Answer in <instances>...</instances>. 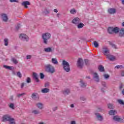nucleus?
Wrapping results in <instances>:
<instances>
[{
    "mask_svg": "<svg viewBox=\"0 0 124 124\" xmlns=\"http://www.w3.org/2000/svg\"><path fill=\"white\" fill-rule=\"evenodd\" d=\"M103 76L105 79H108L110 78V76L108 74H104Z\"/></svg>",
    "mask_w": 124,
    "mask_h": 124,
    "instance_id": "79ce46f5",
    "label": "nucleus"
},
{
    "mask_svg": "<svg viewBox=\"0 0 124 124\" xmlns=\"http://www.w3.org/2000/svg\"><path fill=\"white\" fill-rule=\"evenodd\" d=\"M77 27L78 29H82L84 27V24L82 23H79L77 24Z\"/></svg>",
    "mask_w": 124,
    "mask_h": 124,
    "instance_id": "7c9ffc66",
    "label": "nucleus"
},
{
    "mask_svg": "<svg viewBox=\"0 0 124 124\" xmlns=\"http://www.w3.org/2000/svg\"><path fill=\"white\" fill-rule=\"evenodd\" d=\"M72 23L75 25H78L80 23V18L79 17H76L72 20Z\"/></svg>",
    "mask_w": 124,
    "mask_h": 124,
    "instance_id": "9b49d317",
    "label": "nucleus"
},
{
    "mask_svg": "<svg viewBox=\"0 0 124 124\" xmlns=\"http://www.w3.org/2000/svg\"><path fill=\"white\" fill-rule=\"evenodd\" d=\"M71 14H75L76 13V10L73 8L70 11Z\"/></svg>",
    "mask_w": 124,
    "mask_h": 124,
    "instance_id": "c9c22d12",
    "label": "nucleus"
},
{
    "mask_svg": "<svg viewBox=\"0 0 124 124\" xmlns=\"http://www.w3.org/2000/svg\"><path fill=\"white\" fill-rule=\"evenodd\" d=\"M62 65L63 66V69L66 72H69V71H70V65L66 61L63 60L62 61Z\"/></svg>",
    "mask_w": 124,
    "mask_h": 124,
    "instance_id": "39448f33",
    "label": "nucleus"
},
{
    "mask_svg": "<svg viewBox=\"0 0 124 124\" xmlns=\"http://www.w3.org/2000/svg\"><path fill=\"white\" fill-rule=\"evenodd\" d=\"M122 94H123V95H124V89H123V91H122Z\"/></svg>",
    "mask_w": 124,
    "mask_h": 124,
    "instance_id": "338daca9",
    "label": "nucleus"
},
{
    "mask_svg": "<svg viewBox=\"0 0 124 124\" xmlns=\"http://www.w3.org/2000/svg\"><path fill=\"white\" fill-rule=\"evenodd\" d=\"M24 86H25V84L24 83H22L21 86V89H23V88H24Z\"/></svg>",
    "mask_w": 124,
    "mask_h": 124,
    "instance_id": "680f3d73",
    "label": "nucleus"
},
{
    "mask_svg": "<svg viewBox=\"0 0 124 124\" xmlns=\"http://www.w3.org/2000/svg\"><path fill=\"white\" fill-rule=\"evenodd\" d=\"M84 64V61L81 58H79L78 61L77 66L79 68H83V65Z\"/></svg>",
    "mask_w": 124,
    "mask_h": 124,
    "instance_id": "6e6552de",
    "label": "nucleus"
},
{
    "mask_svg": "<svg viewBox=\"0 0 124 124\" xmlns=\"http://www.w3.org/2000/svg\"><path fill=\"white\" fill-rule=\"evenodd\" d=\"M103 53L107 57L110 54V50L107 46L103 47Z\"/></svg>",
    "mask_w": 124,
    "mask_h": 124,
    "instance_id": "0eeeda50",
    "label": "nucleus"
},
{
    "mask_svg": "<svg viewBox=\"0 0 124 124\" xmlns=\"http://www.w3.org/2000/svg\"><path fill=\"white\" fill-rule=\"evenodd\" d=\"M31 98H32V99L34 100H36L37 99L38 97H37V93H32L31 95Z\"/></svg>",
    "mask_w": 124,
    "mask_h": 124,
    "instance_id": "b1692460",
    "label": "nucleus"
},
{
    "mask_svg": "<svg viewBox=\"0 0 124 124\" xmlns=\"http://www.w3.org/2000/svg\"><path fill=\"white\" fill-rule=\"evenodd\" d=\"M0 16L3 22H7L8 21V17L7 15L5 14H1Z\"/></svg>",
    "mask_w": 124,
    "mask_h": 124,
    "instance_id": "1a4fd4ad",
    "label": "nucleus"
},
{
    "mask_svg": "<svg viewBox=\"0 0 124 124\" xmlns=\"http://www.w3.org/2000/svg\"><path fill=\"white\" fill-rule=\"evenodd\" d=\"M2 122H9V124H16L15 119L9 114H5L2 117Z\"/></svg>",
    "mask_w": 124,
    "mask_h": 124,
    "instance_id": "f257e3e1",
    "label": "nucleus"
},
{
    "mask_svg": "<svg viewBox=\"0 0 124 124\" xmlns=\"http://www.w3.org/2000/svg\"><path fill=\"white\" fill-rule=\"evenodd\" d=\"M39 124H46L44 123V122H40Z\"/></svg>",
    "mask_w": 124,
    "mask_h": 124,
    "instance_id": "774afa93",
    "label": "nucleus"
},
{
    "mask_svg": "<svg viewBox=\"0 0 124 124\" xmlns=\"http://www.w3.org/2000/svg\"><path fill=\"white\" fill-rule=\"evenodd\" d=\"M52 110L54 112H55V111H57V110H58V107H55L53 108H52Z\"/></svg>",
    "mask_w": 124,
    "mask_h": 124,
    "instance_id": "5fc2aeb1",
    "label": "nucleus"
},
{
    "mask_svg": "<svg viewBox=\"0 0 124 124\" xmlns=\"http://www.w3.org/2000/svg\"><path fill=\"white\" fill-rule=\"evenodd\" d=\"M119 36L120 37H124V28H122L119 31Z\"/></svg>",
    "mask_w": 124,
    "mask_h": 124,
    "instance_id": "412c9836",
    "label": "nucleus"
},
{
    "mask_svg": "<svg viewBox=\"0 0 124 124\" xmlns=\"http://www.w3.org/2000/svg\"><path fill=\"white\" fill-rule=\"evenodd\" d=\"M45 87L47 88V87H49V82H46L45 84Z\"/></svg>",
    "mask_w": 124,
    "mask_h": 124,
    "instance_id": "6e6d98bb",
    "label": "nucleus"
},
{
    "mask_svg": "<svg viewBox=\"0 0 124 124\" xmlns=\"http://www.w3.org/2000/svg\"><path fill=\"white\" fill-rule=\"evenodd\" d=\"M102 85L105 88H106V82L105 81H102L101 82Z\"/></svg>",
    "mask_w": 124,
    "mask_h": 124,
    "instance_id": "a18cd8bd",
    "label": "nucleus"
},
{
    "mask_svg": "<svg viewBox=\"0 0 124 124\" xmlns=\"http://www.w3.org/2000/svg\"><path fill=\"white\" fill-rule=\"evenodd\" d=\"M118 102L119 103V104H121V105H124V102L123 101V100H118Z\"/></svg>",
    "mask_w": 124,
    "mask_h": 124,
    "instance_id": "58836bf2",
    "label": "nucleus"
},
{
    "mask_svg": "<svg viewBox=\"0 0 124 124\" xmlns=\"http://www.w3.org/2000/svg\"><path fill=\"white\" fill-rule=\"evenodd\" d=\"M93 79H94V81L95 82H97V83L99 82V77L98 76V75L96 73H93Z\"/></svg>",
    "mask_w": 124,
    "mask_h": 124,
    "instance_id": "ddd939ff",
    "label": "nucleus"
},
{
    "mask_svg": "<svg viewBox=\"0 0 124 124\" xmlns=\"http://www.w3.org/2000/svg\"><path fill=\"white\" fill-rule=\"evenodd\" d=\"M115 68L119 69V68H124V66L122 65H118L115 66Z\"/></svg>",
    "mask_w": 124,
    "mask_h": 124,
    "instance_id": "37998d69",
    "label": "nucleus"
},
{
    "mask_svg": "<svg viewBox=\"0 0 124 124\" xmlns=\"http://www.w3.org/2000/svg\"><path fill=\"white\" fill-rule=\"evenodd\" d=\"M32 113L34 114V115H38V114H40V111L38 110H33L32 111Z\"/></svg>",
    "mask_w": 124,
    "mask_h": 124,
    "instance_id": "2f4dec72",
    "label": "nucleus"
},
{
    "mask_svg": "<svg viewBox=\"0 0 124 124\" xmlns=\"http://www.w3.org/2000/svg\"><path fill=\"white\" fill-rule=\"evenodd\" d=\"M4 42L5 46H7L8 45V39H5L4 40Z\"/></svg>",
    "mask_w": 124,
    "mask_h": 124,
    "instance_id": "e433bc0d",
    "label": "nucleus"
},
{
    "mask_svg": "<svg viewBox=\"0 0 124 124\" xmlns=\"http://www.w3.org/2000/svg\"><path fill=\"white\" fill-rule=\"evenodd\" d=\"M98 112H104V109L101 108H98Z\"/></svg>",
    "mask_w": 124,
    "mask_h": 124,
    "instance_id": "49530a36",
    "label": "nucleus"
},
{
    "mask_svg": "<svg viewBox=\"0 0 124 124\" xmlns=\"http://www.w3.org/2000/svg\"><path fill=\"white\" fill-rule=\"evenodd\" d=\"M79 83L81 88H86V87H87V83L84 81L82 79H80Z\"/></svg>",
    "mask_w": 124,
    "mask_h": 124,
    "instance_id": "4468645a",
    "label": "nucleus"
},
{
    "mask_svg": "<svg viewBox=\"0 0 124 124\" xmlns=\"http://www.w3.org/2000/svg\"><path fill=\"white\" fill-rule=\"evenodd\" d=\"M43 13L45 14V15H47L50 13V11H48L47 9H45V11L43 12Z\"/></svg>",
    "mask_w": 124,
    "mask_h": 124,
    "instance_id": "f704fd0d",
    "label": "nucleus"
},
{
    "mask_svg": "<svg viewBox=\"0 0 124 124\" xmlns=\"http://www.w3.org/2000/svg\"><path fill=\"white\" fill-rule=\"evenodd\" d=\"M40 77L41 79H44V77H45V76L43 73H41L40 74Z\"/></svg>",
    "mask_w": 124,
    "mask_h": 124,
    "instance_id": "a19ab883",
    "label": "nucleus"
},
{
    "mask_svg": "<svg viewBox=\"0 0 124 124\" xmlns=\"http://www.w3.org/2000/svg\"><path fill=\"white\" fill-rule=\"evenodd\" d=\"M26 58L27 60H31V55H27L26 57Z\"/></svg>",
    "mask_w": 124,
    "mask_h": 124,
    "instance_id": "603ef678",
    "label": "nucleus"
},
{
    "mask_svg": "<svg viewBox=\"0 0 124 124\" xmlns=\"http://www.w3.org/2000/svg\"><path fill=\"white\" fill-rule=\"evenodd\" d=\"M3 67L4 68H5L6 69H8V70H13V68L12 66H9L6 65H3Z\"/></svg>",
    "mask_w": 124,
    "mask_h": 124,
    "instance_id": "a878e982",
    "label": "nucleus"
},
{
    "mask_svg": "<svg viewBox=\"0 0 124 124\" xmlns=\"http://www.w3.org/2000/svg\"><path fill=\"white\" fill-rule=\"evenodd\" d=\"M98 69L99 70V71H100V72H104V67H103V66H102V65H100L98 66Z\"/></svg>",
    "mask_w": 124,
    "mask_h": 124,
    "instance_id": "5701e85b",
    "label": "nucleus"
},
{
    "mask_svg": "<svg viewBox=\"0 0 124 124\" xmlns=\"http://www.w3.org/2000/svg\"><path fill=\"white\" fill-rule=\"evenodd\" d=\"M44 51L46 52V53H51L54 51V49H52V48L48 47L47 48H45L44 49Z\"/></svg>",
    "mask_w": 124,
    "mask_h": 124,
    "instance_id": "6ab92c4d",
    "label": "nucleus"
},
{
    "mask_svg": "<svg viewBox=\"0 0 124 124\" xmlns=\"http://www.w3.org/2000/svg\"><path fill=\"white\" fill-rule=\"evenodd\" d=\"M10 108H11L12 109H15V106L14 105V104L11 103L9 105Z\"/></svg>",
    "mask_w": 124,
    "mask_h": 124,
    "instance_id": "ea45409f",
    "label": "nucleus"
},
{
    "mask_svg": "<svg viewBox=\"0 0 124 124\" xmlns=\"http://www.w3.org/2000/svg\"><path fill=\"white\" fill-rule=\"evenodd\" d=\"M124 88V84H121L120 86L119 89L120 90H122Z\"/></svg>",
    "mask_w": 124,
    "mask_h": 124,
    "instance_id": "4d7b16f0",
    "label": "nucleus"
},
{
    "mask_svg": "<svg viewBox=\"0 0 124 124\" xmlns=\"http://www.w3.org/2000/svg\"><path fill=\"white\" fill-rule=\"evenodd\" d=\"M51 62L53 64H58L59 62H58V60L56 58H52L51 60Z\"/></svg>",
    "mask_w": 124,
    "mask_h": 124,
    "instance_id": "cd10ccee",
    "label": "nucleus"
},
{
    "mask_svg": "<svg viewBox=\"0 0 124 124\" xmlns=\"http://www.w3.org/2000/svg\"><path fill=\"white\" fill-rule=\"evenodd\" d=\"M10 100L11 101H13V100H14L13 96H11V97H10Z\"/></svg>",
    "mask_w": 124,
    "mask_h": 124,
    "instance_id": "052dcab7",
    "label": "nucleus"
},
{
    "mask_svg": "<svg viewBox=\"0 0 124 124\" xmlns=\"http://www.w3.org/2000/svg\"><path fill=\"white\" fill-rule=\"evenodd\" d=\"M70 107H71V108H74V104H71V105H70Z\"/></svg>",
    "mask_w": 124,
    "mask_h": 124,
    "instance_id": "0e129e2a",
    "label": "nucleus"
},
{
    "mask_svg": "<svg viewBox=\"0 0 124 124\" xmlns=\"http://www.w3.org/2000/svg\"><path fill=\"white\" fill-rule=\"evenodd\" d=\"M120 32V28L118 27H109L108 29V32L109 33V34H113L114 33H119Z\"/></svg>",
    "mask_w": 124,
    "mask_h": 124,
    "instance_id": "7ed1b4c3",
    "label": "nucleus"
},
{
    "mask_svg": "<svg viewBox=\"0 0 124 124\" xmlns=\"http://www.w3.org/2000/svg\"><path fill=\"white\" fill-rule=\"evenodd\" d=\"M121 76H122V77H124V71H121Z\"/></svg>",
    "mask_w": 124,
    "mask_h": 124,
    "instance_id": "bf43d9fd",
    "label": "nucleus"
},
{
    "mask_svg": "<svg viewBox=\"0 0 124 124\" xmlns=\"http://www.w3.org/2000/svg\"><path fill=\"white\" fill-rule=\"evenodd\" d=\"M17 76L19 77V78H22V74H21V72H17Z\"/></svg>",
    "mask_w": 124,
    "mask_h": 124,
    "instance_id": "c03bdc74",
    "label": "nucleus"
},
{
    "mask_svg": "<svg viewBox=\"0 0 124 124\" xmlns=\"http://www.w3.org/2000/svg\"><path fill=\"white\" fill-rule=\"evenodd\" d=\"M42 38L43 39L44 44H48V40L51 38V34L49 32L45 33L42 34Z\"/></svg>",
    "mask_w": 124,
    "mask_h": 124,
    "instance_id": "20e7f679",
    "label": "nucleus"
},
{
    "mask_svg": "<svg viewBox=\"0 0 124 124\" xmlns=\"http://www.w3.org/2000/svg\"><path fill=\"white\" fill-rule=\"evenodd\" d=\"M22 5L25 6V8H29V6L27 5H31V3H30L28 1H25L22 3Z\"/></svg>",
    "mask_w": 124,
    "mask_h": 124,
    "instance_id": "f3484780",
    "label": "nucleus"
},
{
    "mask_svg": "<svg viewBox=\"0 0 124 124\" xmlns=\"http://www.w3.org/2000/svg\"><path fill=\"white\" fill-rule=\"evenodd\" d=\"M107 58L108 59V60L111 62H113L116 60V57L110 54L107 56Z\"/></svg>",
    "mask_w": 124,
    "mask_h": 124,
    "instance_id": "2eb2a0df",
    "label": "nucleus"
},
{
    "mask_svg": "<svg viewBox=\"0 0 124 124\" xmlns=\"http://www.w3.org/2000/svg\"><path fill=\"white\" fill-rule=\"evenodd\" d=\"M101 92H102V93H104V88H102L101 89Z\"/></svg>",
    "mask_w": 124,
    "mask_h": 124,
    "instance_id": "69168bd1",
    "label": "nucleus"
},
{
    "mask_svg": "<svg viewBox=\"0 0 124 124\" xmlns=\"http://www.w3.org/2000/svg\"><path fill=\"white\" fill-rule=\"evenodd\" d=\"M19 38L21 40H22V41L28 42L29 40V36L25 34H20L19 35Z\"/></svg>",
    "mask_w": 124,
    "mask_h": 124,
    "instance_id": "423d86ee",
    "label": "nucleus"
},
{
    "mask_svg": "<svg viewBox=\"0 0 124 124\" xmlns=\"http://www.w3.org/2000/svg\"><path fill=\"white\" fill-rule=\"evenodd\" d=\"M54 12H55L56 13H58V10H57L56 9H54L53 10Z\"/></svg>",
    "mask_w": 124,
    "mask_h": 124,
    "instance_id": "e2e57ef3",
    "label": "nucleus"
},
{
    "mask_svg": "<svg viewBox=\"0 0 124 124\" xmlns=\"http://www.w3.org/2000/svg\"><path fill=\"white\" fill-rule=\"evenodd\" d=\"M113 119L115 122H122L123 121V119L120 118L118 115L113 116Z\"/></svg>",
    "mask_w": 124,
    "mask_h": 124,
    "instance_id": "dca6fc26",
    "label": "nucleus"
},
{
    "mask_svg": "<svg viewBox=\"0 0 124 124\" xmlns=\"http://www.w3.org/2000/svg\"><path fill=\"white\" fill-rule=\"evenodd\" d=\"M12 62H14V63L15 64H17V63L18 62L17 60L14 58H12Z\"/></svg>",
    "mask_w": 124,
    "mask_h": 124,
    "instance_id": "72a5a7b5",
    "label": "nucleus"
},
{
    "mask_svg": "<svg viewBox=\"0 0 124 124\" xmlns=\"http://www.w3.org/2000/svg\"><path fill=\"white\" fill-rule=\"evenodd\" d=\"M62 93L64 95H67L70 93V89H66L62 91Z\"/></svg>",
    "mask_w": 124,
    "mask_h": 124,
    "instance_id": "aec40b11",
    "label": "nucleus"
},
{
    "mask_svg": "<svg viewBox=\"0 0 124 124\" xmlns=\"http://www.w3.org/2000/svg\"><path fill=\"white\" fill-rule=\"evenodd\" d=\"M80 100H81L82 101H85V100H86V98H85V97H80Z\"/></svg>",
    "mask_w": 124,
    "mask_h": 124,
    "instance_id": "3c124183",
    "label": "nucleus"
},
{
    "mask_svg": "<svg viewBox=\"0 0 124 124\" xmlns=\"http://www.w3.org/2000/svg\"><path fill=\"white\" fill-rule=\"evenodd\" d=\"M36 106L39 108V109H42L43 108V104L41 103H37L36 104Z\"/></svg>",
    "mask_w": 124,
    "mask_h": 124,
    "instance_id": "bb28decb",
    "label": "nucleus"
},
{
    "mask_svg": "<svg viewBox=\"0 0 124 124\" xmlns=\"http://www.w3.org/2000/svg\"><path fill=\"white\" fill-rule=\"evenodd\" d=\"M93 45L95 48H98L99 46V44L97 41H94L93 42Z\"/></svg>",
    "mask_w": 124,
    "mask_h": 124,
    "instance_id": "473e14b6",
    "label": "nucleus"
},
{
    "mask_svg": "<svg viewBox=\"0 0 124 124\" xmlns=\"http://www.w3.org/2000/svg\"><path fill=\"white\" fill-rule=\"evenodd\" d=\"M108 109H114L115 108V106L112 104H108Z\"/></svg>",
    "mask_w": 124,
    "mask_h": 124,
    "instance_id": "c85d7f7f",
    "label": "nucleus"
},
{
    "mask_svg": "<svg viewBox=\"0 0 124 124\" xmlns=\"http://www.w3.org/2000/svg\"><path fill=\"white\" fill-rule=\"evenodd\" d=\"M26 82L27 83H31V78L29 77L27 78L26 79Z\"/></svg>",
    "mask_w": 124,
    "mask_h": 124,
    "instance_id": "de8ad7c7",
    "label": "nucleus"
},
{
    "mask_svg": "<svg viewBox=\"0 0 124 124\" xmlns=\"http://www.w3.org/2000/svg\"><path fill=\"white\" fill-rule=\"evenodd\" d=\"M108 114L110 116H114V115H116V114H117V110H116L115 109L110 110L108 112Z\"/></svg>",
    "mask_w": 124,
    "mask_h": 124,
    "instance_id": "4be33fe9",
    "label": "nucleus"
},
{
    "mask_svg": "<svg viewBox=\"0 0 124 124\" xmlns=\"http://www.w3.org/2000/svg\"><path fill=\"white\" fill-rule=\"evenodd\" d=\"M70 124H76V122L75 121H72L71 122Z\"/></svg>",
    "mask_w": 124,
    "mask_h": 124,
    "instance_id": "13d9d810",
    "label": "nucleus"
},
{
    "mask_svg": "<svg viewBox=\"0 0 124 124\" xmlns=\"http://www.w3.org/2000/svg\"><path fill=\"white\" fill-rule=\"evenodd\" d=\"M41 92L43 93H49V92H50V89L48 88H44L42 89Z\"/></svg>",
    "mask_w": 124,
    "mask_h": 124,
    "instance_id": "393cba45",
    "label": "nucleus"
},
{
    "mask_svg": "<svg viewBox=\"0 0 124 124\" xmlns=\"http://www.w3.org/2000/svg\"><path fill=\"white\" fill-rule=\"evenodd\" d=\"M26 95V93H21V94H17V97H18V98H20L22 96H24V95Z\"/></svg>",
    "mask_w": 124,
    "mask_h": 124,
    "instance_id": "4c0bfd02",
    "label": "nucleus"
},
{
    "mask_svg": "<svg viewBox=\"0 0 124 124\" xmlns=\"http://www.w3.org/2000/svg\"><path fill=\"white\" fill-rule=\"evenodd\" d=\"M20 27H21V26L20 25V24H18L16 28V30H17V31H18V30H19V29H20Z\"/></svg>",
    "mask_w": 124,
    "mask_h": 124,
    "instance_id": "864d4df0",
    "label": "nucleus"
},
{
    "mask_svg": "<svg viewBox=\"0 0 124 124\" xmlns=\"http://www.w3.org/2000/svg\"><path fill=\"white\" fill-rule=\"evenodd\" d=\"M84 62H85V64L86 65H89V60H88L85 59L84 60Z\"/></svg>",
    "mask_w": 124,
    "mask_h": 124,
    "instance_id": "09e8293b",
    "label": "nucleus"
},
{
    "mask_svg": "<svg viewBox=\"0 0 124 124\" xmlns=\"http://www.w3.org/2000/svg\"><path fill=\"white\" fill-rule=\"evenodd\" d=\"M109 45L112 47L114 49H118V47H117V46L116 45L113 44L112 42L109 43Z\"/></svg>",
    "mask_w": 124,
    "mask_h": 124,
    "instance_id": "c756f323",
    "label": "nucleus"
},
{
    "mask_svg": "<svg viewBox=\"0 0 124 124\" xmlns=\"http://www.w3.org/2000/svg\"><path fill=\"white\" fill-rule=\"evenodd\" d=\"M45 68L46 72L47 73H50V74H54L55 72H56V69L54 66L52 65L51 64H48L45 66Z\"/></svg>",
    "mask_w": 124,
    "mask_h": 124,
    "instance_id": "f03ea898",
    "label": "nucleus"
},
{
    "mask_svg": "<svg viewBox=\"0 0 124 124\" xmlns=\"http://www.w3.org/2000/svg\"><path fill=\"white\" fill-rule=\"evenodd\" d=\"M95 115L98 121H99L100 122H102V121H103V117H102V116H101V115L100 113H95Z\"/></svg>",
    "mask_w": 124,
    "mask_h": 124,
    "instance_id": "9d476101",
    "label": "nucleus"
},
{
    "mask_svg": "<svg viewBox=\"0 0 124 124\" xmlns=\"http://www.w3.org/2000/svg\"><path fill=\"white\" fill-rule=\"evenodd\" d=\"M108 13H109V14H115L117 13V10H116V9L115 8H109L108 9Z\"/></svg>",
    "mask_w": 124,
    "mask_h": 124,
    "instance_id": "f8f14e48",
    "label": "nucleus"
},
{
    "mask_svg": "<svg viewBox=\"0 0 124 124\" xmlns=\"http://www.w3.org/2000/svg\"><path fill=\"white\" fill-rule=\"evenodd\" d=\"M10 2H18L19 0H10Z\"/></svg>",
    "mask_w": 124,
    "mask_h": 124,
    "instance_id": "8fccbe9b",
    "label": "nucleus"
},
{
    "mask_svg": "<svg viewBox=\"0 0 124 124\" xmlns=\"http://www.w3.org/2000/svg\"><path fill=\"white\" fill-rule=\"evenodd\" d=\"M33 78L37 83L39 82V79H38V76L36 73H33Z\"/></svg>",
    "mask_w": 124,
    "mask_h": 124,
    "instance_id": "a211bd4d",
    "label": "nucleus"
}]
</instances>
